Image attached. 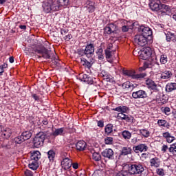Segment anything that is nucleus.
Wrapping results in <instances>:
<instances>
[{
    "label": "nucleus",
    "instance_id": "nucleus-1",
    "mask_svg": "<svg viewBox=\"0 0 176 176\" xmlns=\"http://www.w3.org/2000/svg\"><path fill=\"white\" fill-rule=\"evenodd\" d=\"M34 52L36 53L38 58H45V60L52 59V64L55 67H61L63 62L58 59L57 55H52V51L49 50L45 46L42 45H36L33 47Z\"/></svg>",
    "mask_w": 176,
    "mask_h": 176
},
{
    "label": "nucleus",
    "instance_id": "nucleus-2",
    "mask_svg": "<svg viewBox=\"0 0 176 176\" xmlns=\"http://www.w3.org/2000/svg\"><path fill=\"white\" fill-rule=\"evenodd\" d=\"M153 57H155V56L149 58L148 61L145 62L144 66L139 68V71L142 72L145 71L146 68H152V69L155 71L157 74H161L162 69H160V64L156 61V58L155 59Z\"/></svg>",
    "mask_w": 176,
    "mask_h": 176
},
{
    "label": "nucleus",
    "instance_id": "nucleus-3",
    "mask_svg": "<svg viewBox=\"0 0 176 176\" xmlns=\"http://www.w3.org/2000/svg\"><path fill=\"white\" fill-rule=\"evenodd\" d=\"M94 44L90 43L87 44L85 49H78L77 50V54L78 56H85L87 58H91L94 56Z\"/></svg>",
    "mask_w": 176,
    "mask_h": 176
},
{
    "label": "nucleus",
    "instance_id": "nucleus-4",
    "mask_svg": "<svg viewBox=\"0 0 176 176\" xmlns=\"http://www.w3.org/2000/svg\"><path fill=\"white\" fill-rule=\"evenodd\" d=\"M47 135L44 132H39L36 135L33 139V146L34 148H41L43 146L45 140H46Z\"/></svg>",
    "mask_w": 176,
    "mask_h": 176
},
{
    "label": "nucleus",
    "instance_id": "nucleus-5",
    "mask_svg": "<svg viewBox=\"0 0 176 176\" xmlns=\"http://www.w3.org/2000/svg\"><path fill=\"white\" fill-rule=\"evenodd\" d=\"M67 156H68V153L65 152L61 153L60 154V158L62 160L60 166L65 171L69 170L72 167V160Z\"/></svg>",
    "mask_w": 176,
    "mask_h": 176
},
{
    "label": "nucleus",
    "instance_id": "nucleus-6",
    "mask_svg": "<svg viewBox=\"0 0 176 176\" xmlns=\"http://www.w3.org/2000/svg\"><path fill=\"white\" fill-rule=\"evenodd\" d=\"M145 171V167L141 164H131L129 168V173L131 175H141Z\"/></svg>",
    "mask_w": 176,
    "mask_h": 176
},
{
    "label": "nucleus",
    "instance_id": "nucleus-7",
    "mask_svg": "<svg viewBox=\"0 0 176 176\" xmlns=\"http://www.w3.org/2000/svg\"><path fill=\"white\" fill-rule=\"evenodd\" d=\"M123 74L126 75V76H129L132 78V79H137V80H141V79H144V78L146 76V73L135 74V72L133 70H123Z\"/></svg>",
    "mask_w": 176,
    "mask_h": 176
},
{
    "label": "nucleus",
    "instance_id": "nucleus-8",
    "mask_svg": "<svg viewBox=\"0 0 176 176\" xmlns=\"http://www.w3.org/2000/svg\"><path fill=\"white\" fill-rule=\"evenodd\" d=\"M138 32L139 34L144 36V38H146L147 39H149V38L152 36L153 34L151 28L149 27H145L144 25H142L138 28Z\"/></svg>",
    "mask_w": 176,
    "mask_h": 176
},
{
    "label": "nucleus",
    "instance_id": "nucleus-9",
    "mask_svg": "<svg viewBox=\"0 0 176 176\" xmlns=\"http://www.w3.org/2000/svg\"><path fill=\"white\" fill-rule=\"evenodd\" d=\"M153 56H155V54L152 52V49L147 47L140 52V57L142 58V60H148V58L149 59L153 57Z\"/></svg>",
    "mask_w": 176,
    "mask_h": 176
},
{
    "label": "nucleus",
    "instance_id": "nucleus-10",
    "mask_svg": "<svg viewBox=\"0 0 176 176\" xmlns=\"http://www.w3.org/2000/svg\"><path fill=\"white\" fill-rule=\"evenodd\" d=\"M104 30L105 34H108L109 35H111V34H118V32H119V28L113 23L107 25Z\"/></svg>",
    "mask_w": 176,
    "mask_h": 176
},
{
    "label": "nucleus",
    "instance_id": "nucleus-11",
    "mask_svg": "<svg viewBox=\"0 0 176 176\" xmlns=\"http://www.w3.org/2000/svg\"><path fill=\"white\" fill-rule=\"evenodd\" d=\"M134 41L135 43H137V45L142 47L145 46V45H146L148 42H149L148 38H146V37H144V36L140 34L135 36Z\"/></svg>",
    "mask_w": 176,
    "mask_h": 176
},
{
    "label": "nucleus",
    "instance_id": "nucleus-12",
    "mask_svg": "<svg viewBox=\"0 0 176 176\" xmlns=\"http://www.w3.org/2000/svg\"><path fill=\"white\" fill-rule=\"evenodd\" d=\"M78 78L81 82H85V83H87V85H93V83H94V78L83 73L79 74Z\"/></svg>",
    "mask_w": 176,
    "mask_h": 176
},
{
    "label": "nucleus",
    "instance_id": "nucleus-13",
    "mask_svg": "<svg viewBox=\"0 0 176 176\" xmlns=\"http://www.w3.org/2000/svg\"><path fill=\"white\" fill-rule=\"evenodd\" d=\"M102 156L109 159V160H113L115 159V153L112 148H106L102 152Z\"/></svg>",
    "mask_w": 176,
    "mask_h": 176
},
{
    "label": "nucleus",
    "instance_id": "nucleus-14",
    "mask_svg": "<svg viewBox=\"0 0 176 176\" xmlns=\"http://www.w3.org/2000/svg\"><path fill=\"white\" fill-rule=\"evenodd\" d=\"M133 151L135 153H140V152H146L148 151V146L146 144H140L133 147Z\"/></svg>",
    "mask_w": 176,
    "mask_h": 176
},
{
    "label": "nucleus",
    "instance_id": "nucleus-15",
    "mask_svg": "<svg viewBox=\"0 0 176 176\" xmlns=\"http://www.w3.org/2000/svg\"><path fill=\"white\" fill-rule=\"evenodd\" d=\"M170 10H171V7L161 3L160 10L158 12V16H166L167 12H170Z\"/></svg>",
    "mask_w": 176,
    "mask_h": 176
},
{
    "label": "nucleus",
    "instance_id": "nucleus-16",
    "mask_svg": "<svg viewBox=\"0 0 176 176\" xmlns=\"http://www.w3.org/2000/svg\"><path fill=\"white\" fill-rule=\"evenodd\" d=\"M132 97L137 100V98H146L148 94L144 90H139L138 91L133 92Z\"/></svg>",
    "mask_w": 176,
    "mask_h": 176
},
{
    "label": "nucleus",
    "instance_id": "nucleus-17",
    "mask_svg": "<svg viewBox=\"0 0 176 176\" xmlns=\"http://www.w3.org/2000/svg\"><path fill=\"white\" fill-rule=\"evenodd\" d=\"M162 1H151L149 3V8L153 12H160V5Z\"/></svg>",
    "mask_w": 176,
    "mask_h": 176
},
{
    "label": "nucleus",
    "instance_id": "nucleus-18",
    "mask_svg": "<svg viewBox=\"0 0 176 176\" xmlns=\"http://www.w3.org/2000/svg\"><path fill=\"white\" fill-rule=\"evenodd\" d=\"M85 57L86 56H80L81 64L83 67H87L89 69H90V68H91V65H93V58L87 60Z\"/></svg>",
    "mask_w": 176,
    "mask_h": 176
},
{
    "label": "nucleus",
    "instance_id": "nucleus-19",
    "mask_svg": "<svg viewBox=\"0 0 176 176\" xmlns=\"http://www.w3.org/2000/svg\"><path fill=\"white\" fill-rule=\"evenodd\" d=\"M118 119H121V120H126V122H128L129 123H131L133 120H134V117L129 115H126L123 113H119L118 114Z\"/></svg>",
    "mask_w": 176,
    "mask_h": 176
},
{
    "label": "nucleus",
    "instance_id": "nucleus-20",
    "mask_svg": "<svg viewBox=\"0 0 176 176\" xmlns=\"http://www.w3.org/2000/svg\"><path fill=\"white\" fill-rule=\"evenodd\" d=\"M52 3H53V0H47L46 1L44 2V3L43 4V8L45 13H50V12H52Z\"/></svg>",
    "mask_w": 176,
    "mask_h": 176
},
{
    "label": "nucleus",
    "instance_id": "nucleus-21",
    "mask_svg": "<svg viewBox=\"0 0 176 176\" xmlns=\"http://www.w3.org/2000/svg\"><path fill=\"white\" fill-rule=\"evenodd\" d=\"M87 12L89 13H93L96 10V7L94 6V2L87 0L85 3V6Z\"/></svg>",
    "mask_w": 176,
    "mask_h": 176
},
{
    "label": "nucleus",
    "instance_id": "nucleus-22",
    "mask_svg": "<svg viewBox=\"0 0 176 176\" xmlns=\"http://www.w3.org/2000/svg\"><path fill=\"white\" fill-rule=\"evenodd\" d=\"M161 163L162 161H160V159L157 158V157H155L154 158L150 160V164L151 167H155V168L160 167Z\"/></svg>",
    "mask_w": 176,
    "mask_h": 176
},
{
    "label": "nucleus",
    "instance_id": "nucleus-23",
    "mask_svg": "<svg viewBox=\"0 0 176 176\" xmlns=\"http://www.w3.org/2000/svg\"><path fill=\"white\" fill-rule=\"evenodd\" d=\"M146 85H147L148 89L151 90H157V85L155 81H153L152 79H147L146 80Z\"/></svg>",
    "mask_w": 176,
    "mask_h": 176
},
{
    "label": "nucleus",
    "instance_id": "nucleus-24",
    "mask_svg": "<svg viewBox=\"0 0 176 176\" xmlns=\"http://www.w3.org/2000/svg\"><path fill=\"white\" fill-rule=\"evenodd\" d=\"M87 145V144L85 143V141L83 140L78 141L76 144V149L77 151H85V149H86Z\"/></svg>",
    "mask_w": 176,
    "mask_h": 176
},
{
    "label": "nucleus",
    "instance_id": "nucleus-25",
    "mask_svg": "<svg viewBox=\"0 0 176 176\" xmlns=\"http://www.w3.org/2000/svg\"><path fill=\"white\" fill-rule=\"evenodd\" d=\"M176 90V83L175 82H169L166 86V91L167 93H171V91H174Z\"/></svg>",
    "mask_w": 176,
    "mask_h": 176
},
{
    "label": "nucleus",
    "instance_id": "nucleus-26",
    "mask_svg": "<svg viewBox=\"0 0 176 176\" xmlns=\"http://www.w3.org/2000/svg\"><path fill=\"white\" fill-rule=\"evenodd\" d=\"M31 160H34V162H38V160H39V159H41V152L36 151H34L32 153V155L30 157Z\"/></svg>",
    "mask_w": 176,
    "mask_h": 176
},
{
    "label": "nucleus",
    "instance_id": "nucleus-27",
    "mask_svg": "<svg viewBox=\"0 0 176 176\" xmlns=\"http://www.w3.org/2000/svg\"><path fill=\"white\" fill-rule=\"evenodd\" d=\"M47 157L51 163L54 162V159H56V152L54 150H50L47 152Z\"/></svg>",
    "mask_w": 176,
    "mask_h": 176
},
{
    "label": "nucleus",
    "instance_id": "nucleus-28",
    "mask_svg": "<svg viewBox=\"0 0 176 176\" xmlns=\"http://www.w3.org/2000/svg\"><path fill=\"white\" fill-rule=\"evenodd\" d=\"M157 124L160 127H166V129H170V123L167 122L166 120H158Z\"/></svg>",
    "mask_w": 176,
    "mask_h": 176
},
{
    "label": "nucleus",
    "instance_id": "nucleus-29",
    "mask_svg": "<svg viewBox=\"0 0 176 176\" xmlns=\"http://www.w3.org/2000/svg\"><path fill=\"white\" fill-rule=\"evenodd\" d=\"M21 136H22V138L23 139V141H27L28 140H30L31 137H32V133L30 131H26L21 133Z\"/></svg>",
    "mask_w": 176,
    "mask_h": 176
},
{
    "label": "nucleus",
    "instance_id": "nucleus-30",
    "mask_svg": "<svg viewBox=\"0 0 176 176\" xmlns=\"http://www.w3.org/2000/svg\"><path fill=\"white\" fill-rule=\"evenodd\" d=\"M115 52L116 51H109V50H105V56L106 58L108 60L109 63H112V56L115 54Z\"/></svg>",
    "mask_w": 176,
    "mask_h": 176
},
{
    "label": "nucleus",
    "instance_id": "nucleus-31",
    "mask_svg": "<svg viewBox=\"0 0 176 176\" xmlns=\"http://www.w3.org/2000/svg\"><path fill=\"white\" fill-rule=\"evenodd\" d=\"M132 149L130 147H124L122 149V151H121V155L122 156H126L127 155H131V152H132Z\"/></svg>",
    "mask_w": 176,
    "mask_h": 176
},
{
    "label": "nucleus",
    "instance_id": "nucleus-32",
    "mask_svg": "<svg viewBox=\"0 0 176 176\" xmlns=\"http://www.w3.org/2000/svg\"><path fill=\"white\" fill-rule=\"evenodd\" d=\"M173 74L170 71H164L161 74V79H170Z\"/></svg>",
    "mask_w": 176,
    "mask_h": 176
},
{
    "label": "nucleus",
    "instance_id": "nucleus-33",
    "mask_svg": "<svg viewBox=\"0 0 176 176\" xmlns=\"http://www.w3.org/2000/svg\"><path fill=\"white\" fill-rule=\"evenodd\" d=\"M105 134L109 135L112 131H113V125L112 124H109L106 125L104 128Z\"/></svg>",
    "mask_w": 176,
    "mask_h": 176
},
{
    "label": "nucleus",
    "instance_id": "nucleus-34",
    "mask_svg": "<svg viewBox=\"0 0 176 176\" xmlns=\"http://www.w3.org/2000/svg\"><path fill=\"white\" fill-rule=\"evenodd\" d=\"M166 36L168 42H175V35L174 34L168 32L166 34Z\"/></svg>",
    "mask_w": 176,
    "mask_h": 176
},
{
    "label": "nucleus",
    "instance_id": "nucleus-35",
    "mask_svg": "<svg viewBox=\"0 0 176 176\" xmlns=\"http://www.w3.org/2000/svg\"><path fill=\"white\" fill-rule=\"evenodd\" d=\"M2 133L5 138H10L12 135V130L9 128L4 129Z\"/></svg>",
    "mask_w": 176,
    "mask_h": 176
},
{
    "label": "nucleus",
    "instance_id": "nucleus-36",
    "mask_svg": "<svg viewBox=\"0 0 176 176\" xmlns=\"http://www.w3.org/2000/svg\"><path fill=\"white\" fill-rule=\"evenodd\" d=\"M63 133H64V128H59L55 129V131L52 133V135H54V137H57L58 135H63Z\"/></svg>",
    "mask_w": 176,
    "mask_h": 176
},
{
    "label": "nucleus",
    "instance_id": "nucleus-37",
    "mask_svg": "<svg viewBox=\"0 0 176 176\" xmlns=\"http://www.w3.org/2000/svg\"><path fill=\"white\" fill-rule=\"evenodd\" d=\"M60 6H61V5L57 4V3L54 1L52 0V4H51V8L52 12H56L57 10H59L60 9Z\"/></svg>",
    "mask_w": 176,
    "mask_h": 176
},
{
    "label": "nucleus",
    "instance_id": "nucleus-38",
    "mask_svg": "<svg viewBox=\"0 0 176 176\" xmlns=\"http://www.w3.org/2000/svg\"><path fill=\"white\" fill-rule=\"evenodd\" d=\"M123 89H129V90H131V89H134V85H133V84L131 82H130L129 81H126L125 82H124L122 85Z\"/></svg>",
    "mask_w": 176,
    "mask_h": 176
},
{
    "label": "nucleus",
    "instance_id": "nucleus-39",
    "mask_svg": "<svg viewBox=\"0 0 176 176\" xmlns=\"http://www.w3.org/2000/svg\"><path fill=\"white\" fill-rule=\"evenodd\" d=\"M122 135L124 140H130V138H131V133L129 131H123L122 132Z\"/></svg>",
    "mask_w": 176,
    "mask_h": 176
},
{
    "label": "nucleus",
    "instance_id": "nucleus-40",
    "mask_svg": "<svg viewBox=\"0 0 176 176\" xmlns=\"http://www.w3.org/2000/svg\"><path fill=\"white\" fill-rule=\"evenodd\" d=\"M92 159L95 160V162H100V160H101V154L97 152L93 153Z\"/></svg>",
    "mask_w": 176,
    "mask_h": 176
},
{
    "label": "nucleus",
    "instance_id": "nucleus-41",
    "mask_svg": "<svg viewBox=\"0 0 176 176\" xmlns=\"http://www.w3.org/2000/svg\"><path fill=\"white\" fill-rule=\"evenodd\" d=\"M28 167L31 168V170H38V163L36 161H32L30 164H29Z\"/></svg>",
    "mask_w": 176,
    "mask_h": 176
},
{
    "label": "nucleus",
    "instance_id": "nucleus-42",
    "mask_svg": "<svg viewBox=\"0 0 176 176\" xmlns=\"http://www.w3.org/2000/svg\"><path fill=\"white\" fill-rule=\"evenodd\" d=\"M139 132L144 138H148V137H149V131L146 129H140L139 130Z\"/></svg>",
    "mask_w": 176,
    "mask_h": 176
},
{
    "label": "nucleus",
    "instance_id": "nucleus-43",
    "mask_svg": "<svg viewBox=\"0 0 176 176\" xmlns=\"http://www.w3.org/2000/svg\"><path fill=\"white\" fill-rule=\"evenodd\" d=\"M168 151L170 153H173V155H175L176 153V143L172 144L170 145L168 148Z\"/></svg>",
    "mask_w": 176,
    "mask_h": 176
},
{
    "label": "nucleus",
    "instance_id": "nucleus-44",
    "mask_svg": "<svg viewBox=\"0 0 176 176\" xmlns=\"http://www.w3.org/2000/svg\"><path fill=\"white\" fill-rule=\"evenodd\" d=\"M14 142H15V144H23V142H24V139L23 138V136L19 135L18 137H16L14 139Z\"/></svg>",
    "mask_w": 176,
    "mask_h": 176
},
{
    "label": "nucleus",
    "instance_id": "nucleus-45",
    "mask_svg": "<svg viewBox=\"0 0 176 176\" xmlns=\"http://www.w3.org/2000/svg\"><path fill=\"white\" fill-rule=\"evenodd\" d=\"M57 2L60 6H68L69 5V0H57Z\"/></svg>",
    "mask_w": 176,
    "mask_h": 176
},
{
    "label": "nucleus",
    "instance_id": "nucleus-46",
    "mask_svg": "<svg viewBox=\"0 0 176 176\" xmlns=\"http://www.w3.org/2000/svg\"><path fill=\"white\" fill-rule=\"evenodd\" d=\"M160 61L161 64H167V61H168L167 55H165V54L161 55Z\"/></svg>",
    "mask_w": 176,
    "mask_h": 176
},
{
    "label": "nucleus",
    "instance_id": "nucleus-47",
    "mask_svg": "<svg viewBox=\"0 0 176 176\" xmlns=\"http://www.w3.org/2000/svg\"><path fill=\"white\" fill-rule=\"evenodd\" d=\"M102 52H103L102 48L98 49V52L96 53L98 56L99 60H102L104 58V55H102Z\"/></svg>",
    "mask_w": 176,
    "mask_h": 176
},
{
    "label": "nucleus",
    "instance_id": "nucleus-48",
    "mask_svg": "<svg viewBox=\"0 0 176 176\" xmlns=\"http://www.w3.org/2000/svg\"><path fill=\"white\" fill-rule=\"evenodd\" d=\"M113 142V138H106L104 139V143L107 145H112Z\"/></svg>",
    "mask_w": 176,
    "mask_h": 176
},
{
    "label": "nucleus",
    "instance_id": "nucleus-49",
    "mask_svg": "<svg viewBox=\"0 0 176 176\" xmlns=\"http://www.w3.org/2000/svg\"><path fill=\"white\" fill-rule=\"evenodd\" d=\"M24 174L25 176H34V173L28 169L25 170Z\"/></svg>",
    "mask_w": 176,
    "mask_h": 176
},
{
    "label": "nucleus",
    "instance_id": "nucleus-50",
    "mask_svg": "<svg viewBox=\"0 0 176 176\" xmlns=\"http://www.w3.org/2000/svg\"><path fill=\"white\" fill-rule=\"evenodd\" d=\"M157 174H158V175L164 176V169H163V168L157 169Z\"/></svg>",
    "mask_w": 176,
    "mask_h": 176
},
{
    "label": "nucleus",
    "instance_id": "nucleus-51",
    "mask_svg": "<svg viewBox=\"0 0 176 176\" xmlns=\"http://www.w3.org/2000/svg\"><path fill=\"white\" fill-rule=\"evenodd\" d=\"M174 140H175V138L174 136H172L170 135V136H169L167 139H166V142H168V144H171V142H173V141H174Z\"/></svg>",
    "mask_w": 176,
    "mask_h": 176
},
{
    "label": "nucleus",
    "instance_id": "nucleus-52",
    "mask_svg": "<svg viewBox=\"0 0 176 176\" xmlns=\"http://www.w3.org/2000/svg\"><path fill=\"white\" fill-rule=\"evenodd\" d=\"M112 47H113V44H112V43H109L108 45H107V49H106L105 50H108L109 52V51H113V50H112ZM114 51L116 52V50H114Z\"/></svg>",
    "mask_w": 176,
    "mask_h": 176
},
{
    "label": "nucleus",
    "instance_id": "nucleus-53",
    "mask_svg": "<svg viewBox=\"0 0 176 176\" xmlns=\"http://www.w3.org/2000/svg\"><path fill=\"white\" fill-rule=\"evenodd\" d=\"M162 135H163L164 138H166V140H167V138L168 137H170L171 135V134H170V133H168V132H164L162 133Z\"/></svg>",
    "mask_w": 176,
    "mask_h": 176
},
{
    "label": "nucleus",
    "instance_id": "nucleus-54",
    "mask_svg": "<svg viewBox=\"0 0 176 176\" xmlns=\"http://www.w3.org/2000/svg\"><path fill=\"white\" fill-rule=\"evenodd\" d=\"M170 111H171L170 107H165L164 109L165 115H168V113H170Z\"/></svg>",
    "mask_w": 176,
    "mask_h": 176
},
{
    "label": "nucleus",
    "instance_id": "nucleus-55",
    "mask_svg": "<svg viewBox=\"0 0 176 176\" xmlns=\"http://www.w3.org/2000/svg\"><path fill=\"white\" fill-rule=\"evenodd\" d=\"M138 141H140V139H138V138H133V139H131V142L132 144H137V142H138Z\"/></svg>",
    "mask_w": 176,
    "mask_h": 176
},
{
    "label": "nucleus",
    "instance_id": "nucleus-56",
    "mask_svg": "<svg viewBox=\"0 0 176 176\" xmlns=\"http://www.w3.org/2000/svg\"><path fill=\"white\" fill-rule=\"evenodd\" d=\"M72 166L73 167V168H74V170H78V168H79V164H78V163H73L72 162Z\"/></svg>",
    "mask_w": 176,
    "mask_h": 176
},
{
    "label": "nucleus",
    "instance_id": "nucleus-57",
    "mask_svg": "<svg viewBox=\"0 0 176 176\" xmlns=\"http://www.w3.org/2000/svg\"><path fill=\"white\" fill-rule=\"evenodd\" d=\"M167 149H168V146H167L166 144H164L162 148V152H167Z\"/></svg>",
    "mask_w": 176,
    "mask_h": 176
},
{
    "label": "nucleus",
    "instance_id": "nucleus-58",
    "mask_svg": "<svg viewBox=\"0 0 176 176\" xmlns=\"http://www.w3.org/2000/svg\"><path fill=\"white\" fill-rule=\"evenodd\" d=\"M122 32H127V31H129V27H127L126 25L122 26Z\"/></svg>",
    "mask_w": 176,
    "mask_h": 176
},
{
    "label": "nucleus",
    "instance_id": "nucleus-59",
    "mask_svg": "<svg viewBox=\"0 0 176 176\" xmlns=\"http://www.w3.org/2000/svg\"><path fill=\"white\" fill-rule=\"evenodd\" d=\"M113 111H116L117 112H122V107H118L115 109H113Z\"/></svg>",
    "mask_w": 176,
    "mask_h": 176
},
{
    "label": "nucleus",
    "instance_id": "nucleus-60",
    "mask_svg": "<svg viewBox=\"0 0 176 176\" xmlns=\"http://www.w3.org/2000/svg\"><path fill=\"white\" fill-rule=\"evenodd\" d=\"M126 112H127V107H122V111L120 113H126Z\"/></svg>",
    "mask_w": 176,
    "mask_h": 176
},
{
    "label": "nucleus",
    "instance_id": "nucleus-61",
    "mask_svg": "<svg viewBox=\"0 0 176 176\" xmlns=\"http://www.w3.org/2000/svg\"><path fill=\"white\" fill-rule=\"evenodd\" d=\"M98 127H104V122L98 121Z\"/></svg>",
    "mask_w": 176,
    "mask_h": 176
},
{
    "label": "nucleus",
    "instance_id": "nucleus-62",
    "mask_svg": "<svg viewBox=\"0 0 176 176\" xmlns=\"http://www.w3.org/2000/svg\"><path fill=\"white\" fill-rule=\"evenodd\" d=\"M72 34H68L65 36V41H69L70 39H72Z\"/></svg>",
    "mask_w": 176,
    "mask_h": 176
},
{
    "label": "nucleus",
    "instance_id": "nucleus-63",
    "mask_svg": "<svg viewBox=\"0 0 176 176\" xmlns=\"http://www.w3.org/2000/svg\"><path fill=\"white\" fill-rule=\"evenodd\" d=\"M32 97H33V98L36 100V101H38V100H39V96H38V95H36V94H33L32 96Z\"/></svg>",
    "mask_w": 176,
    "mask_h": 176
},
{
    "label": "nucleus",
    "instance_id": "nucleus-64",
    "mask_svg": "<svg viewBox=\"0 0 176 176\" xmlns=\"http://www.w3.org/2000/svg\"><path fill=\"white\" fill-rule=\"evenodd\" d=\"M116 176H126V175L124 174H123V173L120 172V173H117Z\"/></svg>",
    "mask_w": 176,
    "mask_h": 176
}]
</instances>
